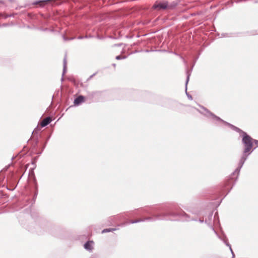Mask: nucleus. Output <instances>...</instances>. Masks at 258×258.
<instances>
[{
    "label": "nucleus",
    "instance_id": "obj_20",
    "mask_svg": "<svg viewBox=\"0 0 258 258\" xmlns=\"http://www.w3.org/2000/svg\"><path fill=\"white\" fill-rule=\"evenodd\" d=\"M230 250L232 254V257L233 258L234 256V252H233L231 247V249H230Z\"/></svg>",
    "mask_w": 258,
    "mask_h": 258
},
{
    "label": "nucleus",
    "instance_id": "obj_15",
    "mask_svg": "<svg viewBox=\"0 0 258 258\" xmlns=\"http://www.w3.org/2000/svg\"><path fill=\"white\" fill-rule=\"evenodd\" d=\"M144 221H145V220H142V219H139L136 220H131L130 221L129 223L135 224V223H139L140 222H144Z\"/></svg>",
    "mask_w": 258,
    "mask_h": 258
},
{
    "label": "nucleus",
    "instance_id": "obj_2",
    "mask_svg": "<svg viewBox=\"0 0 258 258\" xmlns=\"http://www.w3.org/2000/svg\"><path fill=\"white\" fill-rule=\"evenodd\" d=\"M175 210L176 209H169L166 212L159 214H154L153 215L152 217H148L142 219V220H145L146 221H155L157 220H164L166 219L167 217H172L174 218H176V217H179L181 218V220L183 221H189L190 219L189 218V217L187 215V214L184 211H181L180 212H175L174 210Z\"/></svg>",
    "mask_w": 258,
    "mask_h": 258
},
{
    "label": "nucleus",
    "instance_id": "obj_3",
    "mask_svg": "<svg viewBox=\"0 0 258 258\" xmlns=\"http://www.w3.org/2000/svg\"><path fill=\"white\" fill-rule=\"evenodd\" d=\"M169 6L168 5L167 2H156L153 6V8L158 10H165L168 8H169Z\"/></svg>",
    "mask_w": 258,
    "mask_h": 258
},
{
    "label": "nucleus",
    "instance_id": "obj_25",
    "mask_svg": "<svg viewBox=\"0 0 258 258\" xmlns=\"http://www.w3.org/2000/svg\"><path fill=\"white\" fill-rule=\"evenodd\" d=\"M116 45V46H120L121 45V44H117V45Z\"/></svg>",
    "mask_w": 258,
    "mask_h": 258
},
{
    "label": "nucleus",
    "instance_id": "obj_22",
    "mask_svg": "<svg viewBox=\"0 0 258 258\" xmlns=\"http://www.w3.org/2000/svg\"><path fill=\"white\" fill-rule=\"evenodd\" d=\"M95 75V74H94L93 75H92V76H91L90 77V78H91L92 77H94V76Z\"/></svg>",
    "mask_w": 258,
    "mask_h": 258
},
{
    "label": "nucleus",
    "instance_id": "obj_16",
    "mask_svg": "<svg viewBox=\"0 0 258 258\" xmlns=\"http://www.w3.org/2000/svg\"><path fill=\"white\" fill-rule=\"evenodd\" d=\"M126 58V56H121V55H117L115 57V58L117 60H120V59H125Z\"/></svg>",
    "mask_w": 258,
    "mask_h": 258
},
{
    "label": "nucleus",
    "instance_id": "obj_18",
    "mask_svg": "<svg viewBox=\"0 0 258 258\" xmlns=\"http://www.w3.org/2000/svg\"><path fill=\"white\" fill-rule=\"evenodd\" d=\"M254 143L256 146H258V141L256 140L253 139L252 144Z\"/></svg>",
    "mask_w": 258,
    "mask_h": 258
},
{
    "label": "nucleus",
    "instance_id": "obj_12",
    "mask_svg": "<svg viewBox=\"0 0 258 258\" xmlns=\"http://www.w3.org/2000/svg\"><path fill=\"white\" fill-rule=\"evenodd\" d=\"M187 215L189 217V218L190 219V220H189V221H198L199 222H200L201 223L204 222V220L203 219H200L198 220V219L191 218L190 217V216L188 214H187ZM176 218H179L181 220V218L180 217H176ZM183 221H184L183 220ZM186 221V222H188V221Z\"/></svg>",
    "mask_w": 258,
    "mask_h": 258
},
{
    "label": "nucleus",
    "instance_id": "obj_8",
    "mask_svg": "<svg viewBox=\"0 0 258 258\" xmlns=\"http://www.w3.org/2000/svg\"><path fill=\"white\" fill-rule=\"evenodd\" d=\"M51 120H52L50 117H47L42 120L40 125L42 127H44L47 125L51 121Z\"/></svg>",
    "mask_w": 258,
    "mask_h": 258
},
{
    "label": "nucleus",
    "instance_id": "obj_6",
    "mask_svg": "<svg viewBox=\"0 0 258 258\" xmlns=\"http://www.w3.org/2000/svg\"><path fill=\"white\" fill-rule=\"evenodd\" d=\"M186 75H187V77H186V82H185V92H186V94L188 97V98L190 100H192V97L191 96V95H189L187 92V85L188 84V82L189 81V76L190 75V73L189 72V71L187 70L186 71Z\"/></svg>",
    "mask_w": 258,
    "mask_h": 258
},
{
    "label": "nucleus",
    "instance_id": "obj_14",
    "mask_svg": "<svg viewBox=\"0 0 258 258\" xmlns=\"http://www.w3.org/2000/svg\"><path fill=\"white\" fill-rule=\"evenodd\" d=\"M115 230H116L115 228H107V229H103L102 231V233H106V232H112V231H114Z\"/></svg>",
    "mask_w": 258,
    "mask_h": 258
},
{
    "label": "nucleus",
    "instance_id": "obj_5",
    "mask_svg": "<svg viewBox=\"0 0 258 258\" xmlns=\"http://www.w3.org/2000/svg\"><path fill=\"white\" fill-rule=\"evenodd\" d=\"M93 241H88L84 244V247L87 250L92 251L93 249Z\"/></svg>",
    "mask_w": 258,
    "mask_h": 258
},
{
    "label": "nucleus",
    "instance_id": "obj_4",
    "mask_svg": "<svg viewBox=\"0 0 258 258\" xmlns=\"http://www.w3.org/2000/svg\"><path fill=\"white\" fill-rule=\"evenodd\" d=\"M85 101V97L80 95L75 99L74 104L75 106H78Z\"/></svg>",
    "mask_w": 258,
    "mask_h": 258
},
{
    "label": "nucleus",
    "instance_id": "obj_11",
    "mask_svg": "<svg viewBox=\"0 0 258 258\" xmlns=\"http://www.w3.org/2000/svg\"><path fill=\"white\" fill-rule=\"evenodd\" d=\"M218 237L221 239L222 240L223 242L227 246L229 247V249H231V245L229 243V242H228V239L227 238L225 237L224 238H222L220 236L218 235V234L217 233L216 234Z\"/></svg>",
    "mask_w": 258,
    "mask_h": 258
},
{
    "label": "nucleus",
    "instance_id": "obj_21",
    "mask_svg": "<svg viewBox=\"0 0 258 258\" xmlns=\"http://www.w3.org/2000/svg\"><path fill=\"white\" fill-rule=\"evenodd\" d=\"M96 93V92H93L92 93V96H93V95H95Z\"/></svg>",
    "mask_w": 258,
    "mask_h": 258
},
{
    "label": "nucleus",
    "instance_id": "obj_28",
    "mask_svg": "<svg viewBox=\"0 0 258 258\" xmlns=\"http://www.w3.org/2000/svg\"><path fill=\"white\" fill-rule=\"evenodd\" d=\"M243 0H240L239 2H242Z\"/></svg>",
    "mask_w": 258,
    "mask_h": 258
},
{
    "label": "nucleus",
    "instance_id": "obj_7",
    "mask_svg": "<svg viewBox=\"0 0 258 258\" xmlns=\"http://www.w3.org/2000/svg\"><path fill=\"white\" fill-rule=\"evenodd\" d=\"M213 218V213H211L209 214L208 216V220L207 219H205V223H207L211 227V228L213 230L215 234H217V232L215 230L214 228L212 226V223L211 221H212Z\"/></svg>",
    "mask_w": 258,
    "mask_h": 258
},
{
    "label": "nucleus",
    "instance_id": "obj_9",
    "mask_svg": "<svg viewBox=\"0 0 258 258\" xmlns=\"http://www.w3.org/2000/svg\"><path fill=\"white\" fill-rule=\"evenodd\" d=\"M63 71L62 74V77L61 79V81L62 82L63 81V76L64 75L65 73L67 72V59L66 57H65L63 59Z\"/></svg>",
    "mask_w": 258,
    "mask_h": 258
},
{
    "label": "nucleus",
    "instance_id": "obj_13",
    "mask_svg": "<svg viewBox=\"0 0 258 258\" xmlns=\"http://www.w3.org/2000/svg\"><path fill=\"white\" fill-rule=\"evenodd\" d=\"M51 0H43V1H36L34 3H33L34 5H37L38 4H43V5H44L47 2L50 1Z\"/></svg>",
    "mask_w": 258,
    "mask_h": 258
},
{
    "label": "nucleus",
    "instance_id": "obj_26",
    "mask_svg": "<svg viewBox=\"0 0 258 258\" xmlns=\"http://www.w3.org/2000/svg\"><path fill=\"white\" fill-rule=\"evenodd\" d=\"M181 58L182 59H183V60L184 61V59H183V58L182 57H181Z\"/></svg>",
    "mask_w": 258,
    "mask_h": 258
},
{
    "label": "nucleus",
    "instance_id": "obj_17",
    "mask_svg": "<svg viewBox=\"0 0 258 258\" xmlns=\"http://www.w3.org/2000/svg\"><path fill=\"white\" fill-rule=\"evenodd\" d=\"M62 37H63V39L64 41L71 40H73V39H75V38H74V37H72V38H69L66 37L65 36H64V35H63Z\"/></svg>",
    "mask_w": 258,
    "mask_h": 258
},
{
    "label": "nucleus",
    "instance_id": "obj_23",
    "mask_svg": "<svg viewBox=\"0 0 258 258\" xmlns=\"http://www.w3.org/2000/svg\"><path fill=\"white\" fill-rule=\"evenodd\" d=\"M95 75V74H94L93 75H92V76H91L90 77V78H91L92 77H94V76Z\"/></svg>",
    "mask_w": 258,
    "mask_h": 258
},
{
    "label": "nucleus",
    "instance_id": "obj_10",
    "mask_svg": "<svg viewBox=\"0 0 258 258\" xmlns=\"http://www.w3.org/2000/svg\"><path fill=\"white\" fill-rule=\"evenodd\" d=\"M218 237L221 239L222 240L223 242L227 246L229 247V249H231V245L229 243V242H228V239L227 238L225 237L224 238H222L220 236L218 235V234L217 233L216 234Z\"/></svg>",
    "mask_w": 258,
    "mask_h": 258
},
{
    "label": "nucleus",
    "instance_id": "obj_19",
    "mask_svg": "<svg viewBox=\"0 0 258 258\" xmlns=\"http://www.w3.org/2000/svg\"><path fill=\"white\" fill-rule=\"evenodd\" d=\"M84 38H87V36H86L85 37H83V36H79L78 37V39H83Z\"/></svg>",
    "mask_w": 258,
    "mask_h": 258
},
{
    "label": "nucleus",
    "instance_id": "obj_24",
    "mask_svg": "<svg viewBox=\"0 0 258 258\" xmlns=\"http://www.w3.org/2000/svg\"><path fill=\"white\" fill-rule=\"evenodd\" d=\"M214 220H215V219H216V214L214 215Z\"/></svg>",
    "mask_w": 258,
    "mask_h": 258
},
{
    "label": "nucleus",
    "instance_id": "obj_1",
    "mask_svg": "<svg viewBox=\"0 0 258 258\" xmlns=\"http://www.w3.org/2000/svg\"><path fill=\"white\" fill-rule=\"evenodd\" d=\"M202 108L204 110V112L199 111L201 114H203L207 117L211 118L213 122L218 126H222V124L227 125L230 127L233 131L239 133L240 137H242V143L244 145V149L243 151V155L238 163V166L235 170L231 175L230 179L234 180L235 182L238 178L240 171L243 166L245 161L246 160L248 156L251 153V149L252 148V141L253 139L249 136L246 132L242 131L239 128L224 121L219 117L216 116L206 108L202 106Z\"/></svg>",
    "mask_w": 258,
    "mask_h": 258
},
{
    "label": "nucleus",
    "instance_id": "obj_27",
    "mask_svg": "<svg viewBox=\"0 0 258 258\" xmlns=\"http://www.w3.org/2000/svg\"><path fill=\"white\" fill-rule=\"evenodd\" d=\"M112 65H113L114 67H115V64L113 63Z\"/></svg>",
    "mask_w": 258,
    "mask_h": 258
}]
</instances>
